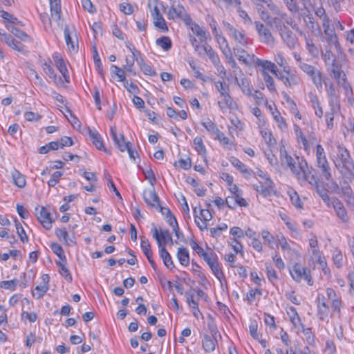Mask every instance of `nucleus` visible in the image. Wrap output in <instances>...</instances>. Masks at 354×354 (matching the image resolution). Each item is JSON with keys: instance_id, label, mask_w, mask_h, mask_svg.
I'll use <instances>...</instances> for the list:
<instances>
[{"instance_id": "1", "label": "nucleus", "mask_w": 354, "mask_h": 354, "mask_svg": "<svg viewBox=\"0 0 354 354\" xmlns=\"http://www.w3.org/2000/svg\"><path fill=\"white\" fill-rule=\"evenodd\" d=\"M333 162L343 180V184L340 182L341 188L333 183V193L341 195L348 205L354 207V196L348 185V183L354 179V164L348 150L345 147L338 146L336 160Z\"/></svg>"}, {"instance_id": "2", "label": "nucleus", "mask_w": 354, "mask_h": 354, "mask_svg": "<svg viewBox=\"0 0 354 354\" xmlns=\"http://www.w3.org/2000/svg\"><path fill=\"white\" fill-rule=\"evenodd\" d=\"M334 37H336L335 35H333ZM333 44L337 50V57L333 60V78L337 81L339 89L342 90L344 95H348L352 90L346 75V71L348 68V59L346 55L342 51L339 43L333 40Z\"/></svg>"}, {"instance_id": "3", "label": "nucleus", "mask_w": 354, "mask_h": 354, "mask_svg": "<svg viewBox=\"0 0 354 354\" xmlns=\"http://www.w3.org/2000/svg\"><path fill=\"white\" fill-rule=\"evenodd\" d=\"M316 148L317 167L321 169L322 176L325 178L326 180H329L330 177V168L326 160L324 148L320 145H317Z\"/></svg>"}, {"instance_id": "4", "label": "nucleus", "mask_w": 354, "mask_h": 354, "mask_svg": "<svg viewBox=\"0 0 354 354\" xmlns=\"http://www.w3.org/2000/svg\"><path fill=\"white\" fill-rule=\"evenodd\" d=\"M331 290L330 288H327V295L328 298H326L323 295H318L317 301V308H318V316L319 319L324 320L328 317L330 311V306L332 305V301L330 299Z\"/></svg>"}, {"instance_id": "5", "label": "nucleus", "mask_w": 354, "mask_h": 354, "mask_svg": "<svg viewBox=\"0 0 354 354\" xmlns=\"http://www.w3.org/2000/svg\"><path fill=\"white\" fill-rule=\"evenodd\" d=\"M204 255L203 260L207 263L213 274L220 281L221 285H223V280L225 279V277L219 267L217 255L213 252Z\"/></svg>"}, {"instance_id": "6", "label": "nucleus", "mask_w": 354, "mask_h": 354, "mask_svg": "<svg viewBox=\"0 0 354 354\" xmlns=\"http://www.w3.org/2000/svg\"><path fill=\"white\" fill-rule=\"evenodd\" d=\"M153 236L156 240L160 248V257L162 259L164 265L169 270L175 268L172 258L164 246H162V241L160 239L158 230L156 227L153 229Z\"/></svg>"}, {"instance_id": "7", "label": "nucleus", "mask_w": 354, "mask_h": 354, "mask_svg": "<svg viewBox=\"0 0 354 354\" xmlns=\"http://www.w3.org/2000/svg\"><path fill=\"white\" fill-rule=\"evenodd\" d=\"M254 24L259 36L264 44L270 45L275 43L276 39L269 28L266 27L260 21H255Z\"/></svg>"}, {"instance_id": "8", "label": "nucleus", "mask_w": 354, "mask_h": 354, "mask_svg": "<svg viewBox=\"0 0 354 354\" xmlns=\"http://www.w3.org/2000/svg\"><path fill=\"white\" fill-rule=\"evenodd\" d=\"M283 43L289 48L295 49L298 44V38L296 35L288 27L279 32Z\"/></svg>"}, {"instance_id": "9", "label": "nucleus", "mask_w": 354, "mask_h": 354, "mask_svg": "<svg viewBox=\"0 0 354 354\" xmlns=\"http://www.w3.org/2000/svg\"><path fill=\"white\" fill-rule=\"evenodd\" d=\"M290 272L293 279L296 281L299 282L304 279L308 281L309 285H312L310 283L311 278L309 275V270L301 265L296 263Z\"/></svg>"}, {"instance_id": "10", "label": "nucleus", "mask_w": 354, "mask_h": 354, "mask_svg": "<svg viewBox=\"0 0 354 354\" xmlns=\"http://www.w3.org/2000/svg\"><path fill=\"white\" fill-rule=\"evenodd\" d=\"M275 76L279 79L288 87H291L298 84L296 75L290 71V68L278 71L275 73Z\"/></svg>"}, {"instance_id": "11", "label": "nucleus", "mask_w": 354, "mask_h": 354, "mask_svg": "<svg viewBox=\"0 0 354 354\" xmlns=\"http://www.w3.org/2000/svg\"><path fill=\"white\" fill-rule=\"evenodd\" d=\"M35 212L37 217L43 227L46 230H50L52 227L53 220L49 211L44 207L40 208L37 207Z\"/></svg>"}, {"instance_id": "12", "label": "nucleus", "mask_w": 354, "mask_h": 354, "mask_svg": "<svg viewBox=\"0 0 354 354\" xmlns=\"http://www.w3.org/2000/svg\"><path fill=\"white\" fill-rule=\"evenodd\" d=\"M174 14L176 17L180 18L184 23L190 26L192 24V19L190 15L186 12L183 6L178 4L176 6H173L169 10V15Z\"/></svg>"}, {"instance_id": "13", "label": "nucleus", "mask_w": 354, "mask_h": 354, "mask_svg": "<svg viewBox=\"0 0 354 354\" xmlns=\"http://www.w3.org/2000/svg\"><path fill=\"white\" fill-rule=\"evenodd\" d=\"M333 209L336 212L337 218L341 221L342 223L345 224L348 223L349 216L348 215L347 211L343 204L337 198H333Z\"/></svg>"}, {"instance_id": "14", "label": "nucleus", "mask_w": 354, "mask_h": 354, "mask_svg": "<svg viewBox=\"0 0 354 354\" xmlns=\"http://www.w3.org/2000/svg\"><path fill=\"white\" fill-rule=\"evenodd\" d=\"M111 136L117 148L122 152L125 151V148L128 147V145H131L130 142H126L124 140L123 134H117L115 127L111 128Z\"/></svg>"}, {"instance_id": "15", "label": "nucleus", "mask_w": 354, "mask_h": 354, "mask_svg": "<svg viewBox=\"0 0 354 354\" xmlns=\"http://www.w3.org/2000/svg\"><path fill=\"white\" fill-rule=\"evenodd\" d=\"M50 277L48 274H44L41 276V283L37 286L35 288V292H32V295L37 296V299H39L42 297L44 294L49 289V283Z\"/></svg>"}, {"instance_id": "16", "label": "nucleus", "mask_w": 354, "mask_h": 354, "mask_svg": "<svg viewBox=\"0 0 354 354\" xmlns=\"http://www.w3.org/2000/svg\"><path fill=\"white\" fill-rule=\"evenodd\" d=\"M281 161L282 165H286L290 169L292 173L295 174H299L301 168L295 165V162L293 158L287 153L286 151H283L281 150Z\"/></svg>"}, {"instance_id": "17", "label": "nucleus", "mask_w": 354, "mask_h": 354, "mask_svg": "<svg viewBox=\"0 0 354 354\" xmlns=\"http://www.w3.org/2000/svg\"><path fill=\"white\" fill-rule=\"evenodd\" d=\"M53 58L55 63L56 67L57 68V69L59 71V72L62 75L65 81L66 82H69L70 77H69V75H68V71L66 67L64 61L63 60L60 54H59L57 53H54L53 55Z\"/></svg>"}, {"instance_id": "18", "label": "nucleus", "mask_w": 354, "mask_h": 354, "mask_svg": "<svg viewBox=\"0 0 354 354\" xmlns=\"http://www.w3.org/2000/svg\"><path fill=\"white\" fill-rule=\"evenodd\" d=\"M252 59L253 60L254 64L262 68V71L268 70L274 75H275V73L277 72V68L274 63L268 60L259 59L254 55H252Z\"/></svg>"}, {"instance_id": "19", "label": "nucleus", "mask_w": 354, "mask_h": 354, "mask_svg": "<svg viewBox=\"0 0 354 354\" xmlns=\"http://www.w3.org/2000/svg\"><path fill=\"white\" fill-rule=\"evenodd\" d=\"M277 16L272 17L268 22V26L272 28H274L278 32L285 29L287 26L284 24V19L286 17V13L282 12L277 15Z\"/></svg>"}, {"instance_id": "20", "label": "nucleus", "mask_w": 354, "mask_h": 354, "mask_svg": "<svg viewBox=\"0 0 354 354\" xmlns=\"http://www.w3.org/2000/svg\"><path fill=\"white\" fill-rule=\"evenodd\" d=\"M0 35L2 37L1 39L6 43L8 46L19 52L24 50V46L20 41L16 40L12 35L1 34V32Z\"/></svg>"}, {"instance_id": "21", "label": "nucleus", "mask_w": 354, "mask_h": 354, "mask_svg": "<svg viewBox=\"0 0 354 354\" xmlns=\"http://www.w3.org/2000/svg\"><path fill=\"white\" fill-rule=\"evenodd\" d=\"M51 19L59 25L61 19V5L59 0H50Z\"/></svg>"}, {"instance_id": "22", "label": "nucleus", "mask_w": 354, "mask_h": 354, "mask_svg": "<svg viewBox=\"0 0 354 354\" xmlns=\"http://www.w3.org/2000/svg\"><path fill=\"white\" fill-rule=\"evenodd\" d=\"M88 134L91 142L97 149L107 152V150L104 145L103 140L100 133L96 130L88 129Z\"/></svg>"}, {"instance_id": "23", "label": "nucleus", "mask_w": 354, "mask_h": 354, "mask_svg": "<svg viewBox=\"0 0 354 354\" xmlns=\"http://www.w3.org/2000/svg\"><path fill=\"white\" fill-rule=\"evenodd\" d=\"M143 198L145 202L149 206L157 207L159 205V197L153 189L149 192L145 190L143 192Z\"/></svg>"}, {"instance_id": "24", "label": "nucleus", "mask_w": 354, "mask_h": 354, "mask_svg": "<svg viewBox=\"0 0 354 354\" xmlns=\"http://www.w3.org/2000/svg\"><path fill=\"white\" fill-rule=\"evenodd\" d=\"M234 53L237 56L238 59L240 62H242L245 65H251L253 64V60L252 59V55H250L245 50L241 48H234Z\"/></svg>"}, {"instance_id": "25", "label": "nucleus", "mask_w": 354, "mask_h": 354, "mask_svg": "<svg viewBox=\"0 0 354 354\" xmlns=\"http://www.w3.org/2000/svg\"><path fill=\"white\" fill-rule=\"evenodd\" d=\"M328 188H330V186L328 184L324 185L323 183H321L317 185L316 189L317 194L322 198L323 201L327 205V206L330 207V198L328 196L329 190Z\"/></svg>"}, {"instance_id": "26", "label": "nucleus", "mask_w": 354, "mask_h": 354, "mask_svg": "<svg viewBox=\"0 0 354 354\" xmlns=\"http://www.w3.org/2000/svg\"><path fill=\"white\" fill-rule=\"evenodd\" d=\"M294 127H295V134L297 136V141L299 142H301L305 151L306 152L309 153L310 146H309L308 140L306 138V137L304 136V134L302 132V131L301 130V129L297 125L295 124Z\"/></svg>"}, {"instance_id": "27", "label": "nucleus", "mask_w": 354, "mask_h": 354, "mask_svg": "<svg viewBox=\"0 0 354 354\" xmlns=\"http://www.w3.org/2000/svg\"><path fill=\"white\" fill-rule=\"evenodd\" d=\"M179 263L183 266H188L189 264V254L185 248H179L176 254Z\"/></svg>"}, {"instance_id": "28", "label": "nucleus", "mask_w": 354, "mask_h": 354, "mask_svg": "<svg viewBox=\"0 0 354 354\" xmlns=\"http://www.w3.org/2000/svg\"><path fill=\"white\" fill-rule=\"evenodd\" d=\"M216 338L214 339V337H211L208 335H204L203 339V348L205 350V351L207 353H210L214 351L215 346H216Z\"/></svg>"}, {"instance_id": "29", "label": "nucleus", "mask_w": 354, "mask_h": 354, "mask_svg": "<svg viewBox=\"0 0 354 354\" xmlns=\"http://www.w3.org/2000/svg\"><path fill=\"white\" fill-rule=\"evenodd\" d=\"M64 37L66 40V45L69 50L73 51H77L78 45H77V41H75L73 40L71 35H70V30L68 26H66L64 30Z\"/></svg>"}, {"instance_id": "30", "label": "nucleus", "mask_w": 354, "mask_h": 354, "mask_svg": "<svg viewBox=\"0 0 354 354\" xmlns=\"http://www.w3.org/2000/svg\"><path fill=\"white\" fill-rule=\"evenodd\" d=\"M215 38L220 46V48L225 55V57L227 58V53L230 54V48L229 47L228 43L224 36L221 35H218V36H215Z\"/></svg>"}, {"instance_id": "31", "label": "nucleus", "mask_w": 354, "mask_h": 354, "mask_svg": "<svg viewBox=\"0 0 354 354\" xmlns=\"http://www.w3.org/2000/svg\"><path fill=\"white\" fill-rule=\"evenodd\" d=\"M233 39L240 45L246 46L248 43V38L243 32L239 31L237 29L230 35Z\"/></svg>"}, {"instance_id": "32", "label": "nucleus", "mask_w": 354, "mask_h": 354, "mask_svg": "<svg viewBox=\"0 0 354 354\" xmlns=\"http://www.w3.org/2000/svg\"><path fill=\"white\" fill-rule=\"evenodd\" d=\"M346 263V259L344 257L342 252L336 248L333 250V264L337 268H342Z\"/></svg>"}, {"instance_id": "33", "label": "nucleus", "mask_w": 354, "mask_h": 354, "mask_svg": "<svg viewBox=\"0 0 354 354\" xmlns=\"http://www.w3.org/2000/svg\"><path fill=\"white\" fill-rule=\"evenodd\" d=\"M305 41L308 53L313 57H318L319 54V50L317 48V46L314 44L313 39L309 37H306Z\"/></svg>"}, {"instance_id": "34", "label": "nucleus", "mask_w": 354, "mask_h": 354, "mask_svg": "<svg viewBox=\"0 0 354 354\" xmlns=\"http://www.w3.org/2000/svg\"><path fill=\"white\" fill-rule=\"evenodd\" d=\"M156 44L161 47L164 50H169L171 49L172 43L170 38L167 36H162L156 40Z\"/></svg>"}, {"instance_id": "35", "label": "nucleus", "mask_w": 354, "mask_h": 354, "mask_svg": "<svg viewBox=\"0 0 354 354\" xmlns=\"http://www.w3.org/2000/svg\"><path fill=\"white\" fill-rule=\"evenodd\" d=\"M322 28L326 35V40L330 44L332 41V29L330 26V20L328 18L323 19Z\"/></svg>"}, {"instance_id": "36", "label": "nucleus", "mask_w": 354, "mask_h": 354, "mask_svg": "<svg viewBox=\"0 0 354 354\" xmlns=\"http://www.w3.org/2000/svg\"><path fill=\"white\" fill-rule=\"evenodd\" d=\"M14 183L19 187L22 188L26 185L25 177L18 171L15 170L12 173Z\"/></svg>"}, {"instance_id": "37", "label": "nucleus", "mask_w": 354, "mask_h": 354, "mask_svg": "<svg viewBox=\"0 0 354 354\" xmlns=\"http://www.w3.org/2000/svg\"><path fill=\"white\" fill-rule=\"evenodd\" d=\"M192 30L200 37V39L201 41H206L207 37L206 35V31L203 28L200 27L199 25H198L196 23H193L191 24Z\"/></svg>"}, {"instance_id": "38", "label": "nucleus", "mask_w": 354, "mask_h": 354, "mask_svg": "<svg viewBox=\"0 0 354 354\" xmlns=\"http://www.w3.org/2000/svg\"><path fill=\"white\" fill-rule=\"evenodd\" d=\"M236 80L241 88L242 92L247 95H252V88L250 86V83L248 79L246 78H242L239 82H238L237 78H236Z\"/></svg>"}, {"instance_id": "39", "label": "nucleus", "mask_w": 354, "mask_h": 354, "mask_svg": "<svg viewBox=\"0 0 354 354\" xmlns=\"http://www.w3.org/2000/svg\"><path fill=\"white\" fill-rule=\"evenodd\" d=\"M261 74L268 90L271 92H275L276 88L272 77L267 72L264 71H261Z\"/></svg>"}, {"instance_id": "40", "label": "nucleus", "mask_w": 354, "mask_h": 354, "mask_svg": "<svg viewBox=\"0 0 354 354\" xmlns=\"http://www.w3.org/2000/svg\"><path fill=\"white\" fill-rule=\"evenodd\" d=\"M216 138L218 139L225 147L232 149L234 146L233 142L225 136V134L220 130L215 134Z\"/></svg>"}, {"instance_id": "41", "label": "nucleus", "mask_w": 354, "mask_h": 354, "mask_svg": "<svg viewBox=\"0 0 354 354\" xmlns=\"http://www.w3.org/2000/svg\"><path fill=\"white\" fill-rule=\"evenodd\" d=\"M194 145L195 146V149L200 155L203 156H205L206 149L201 137H196L194 139Z\"/></svg>"}, {"instance_id": "42", "label": "nucleus", "mask_w": 354, "mask_h": 354, "mask_svg": "<svg viewBox=\"0 0 354 354\" xmlns=\"http://www.w3.org/2000/svg\"><path fill=\"white\" fill-rule=\"evenodd\" d=\"M274 120L277 123L278 127L281 130L287 129V124L286 123L283 118L281 115L280 113L277 110L276 112H272Z\"/></svg>"}, {"instance_id": "43", "label": "nucleus", "mask_w": 354, "mask_h": 354, "mask_svg": "<svg viewBox=\"0 0 354 354\" xmlns=\"http://www.w3.org/2000/svg\"><path fill=\"white\" fill-rule=\"evenodd\" d=\"M153 23L154 26L160 29H161L162 31L165 32L168 30V28L166 25V22L162 17V15H158L156 17H153Z\"/></svg>"}, {"instance_id": "44", "label": "nucleus", "mask_w": 354, "mask_h": 354, "mask_svg": "<svg viewBox=\"0 0 354 354\" xmlns=\"http://www.w3.org/2000/svg\"><path fill=\"white\" fill-rule=\"evenodd\" d=\"M265 266H266L267 277L272 283H273L274 281H276L278 279L276 271L272 268V266L270 263H266Z\"/></svg>"}, {"instance_id": "45", "label": "nucleus", "mask_w": 354, "mask_h": 354, "mask_svg": "<svg viewBox=\"0 0 354 354\" xmlns=\"http://www.w3.org/2000/svg\"><path fill=\"white\" fill-rule=\"evenodd\" d=\"M67 263H59L57 266L59 267V274L68 281H72V276L69 270L66 268Z\"/></svg>"}, {"instance_id": "46", "label": "nucleus", "mask_w": 354, "mask_h": 354, "mask_svg": "<svg viewBox=\"0 0 354 354\" xmlns=\"http://www.w3.org/2000/svg\"><path fill=\"white\" fill-rule=\"evenodd\" d=\"M50 64V61H49V62L45 61L44 63H42V69L50 78H53L55 80H56L57 75Z\"/></svg>"}, {"instance_id": "47", "label": "nucleus", "mask_w": 354, "mask_h": 354, "mask_svg": "<svg viewBox=\"0 0 354 354\" xmlns=\"http://www.w3.org/2000/svg\"><path fill=\"white\" fill-rule=\"evenodd\" d=\"M284 3L292 15H294L299 12V7L295 0H286Z\"/></svg>"}, {"instance_id": "48", "label": "nucleus", "mask_w": 354, "mask_h": 354, "mask_svg": "<svg viewBox=\"0 0 354 354\" xmlns=\"http://www.w3.org/2000/svg\"><path fill=\"white\" fill-rule=\"evenodd\" d=\"M148 6L151 10L153 18L161 15L158 7V0H149Z\"/></svg>"}, {"instance_id": "49", "label": "nucleus", "mask_w": 354, "mask_h": 354, "mask_svg": "<svg viewBox=\"0 0 354 354\" xmlns=\"http://www.w3.org/2000/svg\"><path fill=\"white\" fill-rule=\"evenodd\" d=\"M15 226L17 229V233L18 234L19 236L20 237L21 241L23 243H26L28 241V236L26 234V232L24 229V227L21 226V223L18 222L17 221H15Z\"/></svg>"}, {"instance_id": "50", "label": "nucleus", "mask_w": 354, "mask_h": 354, "mask_svg": "<svg viewBox=\"0 0 354 354\" xmlns=\"http://www.w3.org/2000/svg\"><path fill=\"white\" fill-rule=\"evenodd\" d=\"M309 245L312 249L313 254L315 257H319V251L317 248V240L315 235H312L309 239Z\"/></svg>"}, {"instance_id": "51", "label": "nucleus", "mask_w": 354, "mask_h": 354, "mask_svg": "<svg viewBox=\"0 0 354 354\" xmlns=\"http://www.w3.org/2000/svg\"><path fill=\"white\" fill-rule=\"evenodd\" d=\"M55 234L57 236V238L59 240L63 239V241L67 244L71 245V243L68 242V232L64 228H56L55 230Z\"/></svg>"}, {"instance_id": "52", "label": "nucleus", "mask_w": 354, "mask_h": 354, "mask_svg": "<svg viewBox=\"0 0 354 354\" xmlns=\"http://www.w3.org/2000/svg\"><path fill=\"white\" fill-rule=\"evenodd\" d=\"M215 86L216 88V90L219 92L221 97L223 96L225 94V93H228L230 91L229 86L225 82H216Z\"/></svg>"}, {"instance_id": "53", "label": "nucleus", "mask_w": 354, "mask_h": 354, "mask_svg": "<svg viewBox=\"0 0 354 354\" xmlns=\"http://www.w3.org/2000/svg\"><path fill=\"white\" fill-rule=\"evenodd\" d=\"M232 165L235 167L237 169H239L241 173H248V169H247L245 164H243L241 160L238 158H232L230 160Z\"/></svg>"}, {"instance_id": "54", "label": "nucleus", "mask_w": 354, "mask_h": 354, "mask_svg": "<svg viewBox=\"0 0 354 354\" xmlns=\"http://www.w3.org/2000/svg\"><path fill=\"white\" fill-rule=\"evenodd\" d=\"M202 125L210 133L216 134L219 129L216 127V124L212 120H207L205 122H202Z\"/></svg>"}, {"instance_id": "55", "label": "nucleus", "mask_w": 354, "mask_h": 354, "mask_svg": "<svg viewBox=\"0 0 354 354\" xmlns=\"http://www.w3.org/2000/svg\"><path fill=\"white\" fill-rule=\"evenodd\" d=\"M207 326H208V328H209L212 337H214V339H215L216 335L218 333V329H217V326H216V324L214 320L210 315L208 317Z\"/></svg>"}, {"instance_id": "56", "label": "nucleus", "mask_w": 354, "mask_h": 354, "mask_svg": "<svg viewBox=\"0 0 354 354\" xmlns=\"http://www.w3.org/2000/svg\"><path fill=\"white\" fill-rule=\"evenodd\" d=\"M261 234L264 242L266 243L270 248H273L274 237L266 230H263Z\"/></svg>"}, {"instance_id": "57", "label": "nucleus", "mask_w": 354, "mask_h": 354, "mask_svg": "<svg viewBox=\"0 0 354 354\" xmlns=\"http://www.w3.org/2000/svg\"><path fill=\"white\" fill-rule=\"evenodd\" d=\"M142 173H143L145 178L149 180V183L152 186H153L156 183V176H155L152 169L151 168L147 169H143Z\"/></svg>"}, {"instance_id": "58", "label": "nucleus", "mask_w": 354, "mask_h": 354, "mask_svg": "<svg viewBox=\"0 0 354 354\" xmlns=\"http://www.w3.org/2000/svg\"><path fill=\"white\" fill-rule=\"evenodd\" d=\"M205 54L208 56L213 64L218 63V60L220 59L218 54L213 50L210 45H209Z\"/></svg>"}, {"instance_id": "59", "label": "nucleus", "mask_w": 354, "mask_h": 354, "mask_svg": "<svg viewBox=\"0 0 354 354\" xmlns=\"http://www.w3.org/2000/svg\"><path fill=\"white\" fill-rule=\"evenodd\" d=\"M66 112L69 113L71 119H68V122L71 124V125L75 129H80L81 127V123L78 118L72 113L71 111L66 107Z\"/></svg>"}, {"instance_id": "60", "label": "nucleus", "mask_w": 354, "mask_h": 354, "mask_svg": "<svg viewBox=\"0 0 354 354\" xmlns=\"http://www.w3.org/2000/svg\"><path fill=\"white\" fill-rule=\"evenodd\" d=\"M0 12L1 13L0 15L3 19L8 21L9 22L13 24H17L20 23L16 17H15L12 15L10 14L9 12H6L4 10H1Z\"/></svg>"}, {"instance_id": "61", "label": "nucleus", "mask_w": 354, "mask_h": 354, "mask_svg": "<svg viewBox=\"0 0 354 354\" xmlns=\"http://www.w3.org/2000/svg\"><path fill=\"white\" fill-rule=\"evenodd\" d=\"M160 239L162 241V246L166 243L167 241H169L171 244L173 243L172 237L170 235L169 230H164L159 234Z\"/></svg>"}, {"instance_id": "62", "label": "nucleus", "mask_w": 354, "mask_h": 354, "mask_svg": "<svg viewBox=\"0 0 354 354\" xmlns=\"http://www.w3.org/2000/svg\"><path fill=\"white\" fill-rule=\"evenodd\" d=\"M274 61L280 67L283 68V70L290 68L286 59L283 57L281 54H277L275 56Z\"/></svg>"}, {"instance_id": "63", "label": "nucleus", "mask_w": 354, "mask_h": 354, "mask_svg": "<svg viewBox=\"0 0 354 354\" xmlns=\"http://www.w3.org/2000/svg\"><path fill=\"white\" fill-rule=\"evenodd\" d=\"M17 286V280L12 279L10 281H2L0 282V287L5 288V289H9L14 290L15 289V287Z\"/></svg>"}, {"instance_id": "64", "label": "nucleus", "mask_w": 354, "mask_h": 354, "mask_svg": "<svg viewBox=\"0 0 354 354\" xmlns=\"http://www.w3.org/2000/svg\"><path fill=\"white\" fill-rule=\"evenodd\" d=\"M111 68L114 69L113 73L118 76L120 82H124L126 81L125 73L122 68L115 65H112Z\"/></svg>"}]
</instances>
